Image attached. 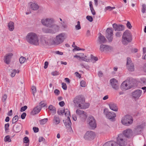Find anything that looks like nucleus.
<instances>
[{
	"mask_svg": "<svg viewBox=\"0 0 146 146\" xmlns=\"http://www.w3.org/2000/svg\"><path fill=\"white\" fill-rule=\"evenodd\" d=\"M143 128V125H141L137 126L135 129L133 131V134L135 135L140 134Z\"/></svg>",
	"mask_w": 146,
	"mask_h": 146,
	"instance_id": "a211bd4d",
	"label": "nucleus"
},
{
	"mask_svg": "<svg viewBox=\"0 0 146 146\" xmlns=\"http://www.w3.org/2000/svg\"><path fill=\"white\" fill-rule=\"evenodd\" d=\"M126 26H127V27L128 29H131L132 27V26L131 25L130 22L129 21H127V23L126 24Z\"/></svg>",
	"mask_w": 146,
	"mask_h": 146,
	"instance_id": "6e6d98bb",
	"label": "nucleus"
},
{
	"mask_svg": "<svg viewBox=\"0 0 146 146\" xmlns=\"http://www.w3.org/2000/svg\"><path fill=\"white\" fill-rule=\"evenodd\" d=\"M127 140L123 134H119L117 138V143L114 141H110L105 143L103 146H125L127 144Z\"/></svg>",
	"mask_w": 146,
	"mask_h": 146,
	"instance_id": "f257e3e1",
	"label": "nucleus"
},
{
	"mask_svg": "<svg viewBox=\"0 0 146 146\" xmlns=\"http://www.w3.org/2000/svg\"><path fill=\"white\" fill-rule=\"evenodd\" d=\"M31 89L32 91V93L33 94V95L34 96L36 92V87L34 86H33L32 87Z\"/></svg>",
	"mask_w": 146,
	"mask_h": 146,
	"instance_id": "a18cd8bd",
	"label": "nucleus"
},
{
	"mask_svg": "<svg viewBox=\"0 0 146 146\" xmlns=\"http://www.w3.org/2000/svg\"><path fill=\"white\" fill-rule=\"evenodd\" d=\"M105 47V45L101 44L100 45V50L102 52H103L104 50V48Z\"/></svg>",
	"mask_w": 146,
	"mask_h": 146,
	"instance_id": "09e8293b",
	"label": "nucleus"
},
{
	"mask_svg": "<svg viewBox=\"0 0 146 146\" xmlns=\"http://www.w3.org/2000/svg\"><path fill=\"white\" fill-rule=\"evenodd\" d=\"M133 122L132 117L129 115H127L123 117L121 120L122 123L126 126L129 125L131 124Z\"/></svg>",
	"mask_w": 146,
	"mask_h": 146,
	"instance_id": "6e6552de",
	"label": "nucleus"
},
{
	"mask_svg": "<svg viewBox=\"0 0 146 146\" xmlns=\"http://www.w3.org/2000/svg\"><path fill=\"white\" fill-rule=\"evenodd\" d=\"M21 125L20 123L15 124L13 127V131L15 133L19 132L21 131Z\"/></svg>",
	"mask_w": 146,
	"mask_h": 146,
	"instance_id": "5701e85b",
	"label": "nucleus"
},
{
	"mask_svg": "<svg viewBox=\"0 0 146 146\" xmlns=\"http://www.w3.org/2000/svg\"><path fill=\"white\" fill-rule=\"evenodd\" d=\"M63 112L64 113L66 116L68 117L70 115V112L68 109H66V110H63Z\"/></svg>",
	"mask_w": 146,
	"mask_h": 146,
	"instance_id": "58836bf2",
	"label": "nucleus"
},
{
	"mask_svg": "<svg viewBox=\"0 0 146 146\" xmlns=\"http://www.w3.org/2000/svg\"><path fill=\"white\" fill-rule=\"evenodd\" d=\"M73 102L76 106L80 109H86L90 106L89 103H85V98L82 95L76 96L74 98Z\"/></svg>",
	"mask_w": 146,
	"mask_h": 146,
	"instance_id": "f03ea898",
	"label": "nucleus"
},
{
	"mask_svg": "<svg viewBox=\"0 0 146 146\" xmlns=\"http://www.w3.org/2000/svg\"><path fill=\"white\" fill-rule=\"evenodd\" d=\"M33 129L35 133L38 132L39 131V129L37 127H34L33 128Z\"/></svg>",
	"mask_w": 146,
	"mask_h": 146,
	"instance_id": "680f3d73",
	"label": "nucleus"
},
{
	"mask_svg": "<svg viewBox=\"0 0 146 146\" xmlns=\"http://www.w3.org/2000/svg\"><path fill=\"white\" fill-rule=\"evenodd\" d=\"M90 56L91 59H90V61L92 60V61H94L93 62H94L98 60V58L97 57L94 56L92 54H91Z\"/></svg>",
	"mask_w": 146,
	"mask_h": 146,
	"instance_id": "f704fd0d",
	"label": "nucleus"
},
{
	"mask_svg": "<svg viewBox=\"0 0 146 146\" xmlns=\"http://www.w3.org/2000/svg\"><path fill=\"white\" fill-rule=\"evenodd\" d=\"M146 12V5L145 4H143L142 5L141 12L144 13Z\"/></svg>",
	"mask_w": 146,
	"mask_h": 146,
	"instance_id": "4c0bfd02",
	"label": "nucleus"
},
{
	"mask_svg": "<svg viewBox=\"0 0 146 146\" xmlns=\"http://www.w3.org/2000/svg\"><path fill=\"white\" fill-rule=\"evenodd\" d=\"M48 109L50 111L51 113L53 114L54 115L56 113V108L53 106L51 105L49 106L48 107Z\"/></svg>",
	"mask_w": 146,
	"mask_h": 146,
	"instance_id": "c756f323",
	"label": "nucleus"
},
{
	"mask_svg": "<svg viewBox=\"0 0 146 146\" xmlns=\"http://www.w3.org/2000/svg\"><path fill=\"white\" fill-rule=\"evenodd\" d=\"M9 123L6 124L5 125V131H6L7 130H8L9 129Z\"/></svg>",
	"mask_w": 146,
	"mask_h": 146,
	"instance_id": "052dcab7",
	"label": "nucleus"
},
{
	"mask_svg": "<svg viewBox=\"0 0 146 146\" xmlns=\"http://www.w3.org/2000/svg\"><path fill=\"white\" fill-rule=\"evenodd\" d=\"M84 112L83 111L79 109H77L76 111V113L77 114L80 116L82 115Z\"/></svg>",
	"mask_w": 146,
	"mask_h": 146,
	"instance_id": "a19ab883",
	"label": "nucleus"
},
{
	"mask_svg": "<svg viewBox=\"0 0 146 146\" xmlns=\"http://www.w3.org/2000/svg\"><path fill=\"white\" fill-rule=\"evenodd\" d=\"M126 66L128 70L133 72L135 68L132 62L131 59L129 57L127 58Z\"/></svg>",
	"mask_w": 146,
	"mask_h": 146,
	"instance_id": "ddd939ff",
	"label": "nucleus"
},
{
	"mask_svg": "<svg viewBox=\"0 0 146 146\" xmlns=\"http://www.w3.org/2000/svg\"><path fill=\"white\" fill-rule=\"evenodd\" d=\"M111 49V47H110L108 45H105L104 50L107 51L109 50H110Z\"/></svg>",
	"mask_w": 146,
	"mask_h": 146,
	"instance_id": "603ef678",
	"label": "nucleus"
},
{
	"mask_svg": "<svg viewBox=\"0 0 146 146\" xmlns=\"http://www.w3.org/2000/svg\"><path fill=\"white\" fill-rule=\"evenodd\" d=\"M19 70H18L17 72V70H16L14 69L12 71V72L11 73V76L12 77H13L15 76L16 73H19Z\"/></svg>",
	"mask_w": 146,
	"mask_h": 146,
	"instance_id": "e433bc0d",
	"label": "nucleus"
},
{
	"mask_svg": "<svg viewBox=\"0 0 146 146\" xmlns=\"http://www.w3.org/2000/svg\"><path fill=\"white\" fill-rule=\"evenodd\" d=\"M53 123L55 125H58L59 124L60 122V119L58 116L55 115L53 119Z\"/></svg>",
	"mask_w": 146,
	"mask_h": 146,
	"instance_id": "c85d7f7f",
	"label": "nucleus"
},
{
	"mask_svg": "<svg viewBox=\"0 0 146 146\" xmlns=\"http://www.w3.org/2000/svg\"><path fill=\"white\" fill-rule=\"evenodd\" d=\"M110 84L112 88L117 90L119 88V85L117 80L115 78H112L110 80Z\"/></svg>",
	"mask_w": 146,
	"mask_h": 146,
	"instance_id": "dca6fc26",
	"label": "nucleus"
},
{
	"mask_svg": "<svg viewBox=\"0 0 146 146\" xmlns=\"http://www.w3.org/2000/svg\"><path fill=\"white\" fill-rule=\"evenodd\" d=\"M13 56V54L11 53L7 54L4 56V61L7 64H9L10 62L11 59Z\"/></svg>",
	"mask_w": 146,
	"mask_h": 146,
	"instance_id": "aec40b11",
	"label": "nucleus"
},
{
	"mask_svg": "<svg viewBox=\"0 0 146 146\" xmlns=\"http://www.w3.org/2000/svg\"><path fill=\"white\" fill-rule=\"evenodd\" d=\"M113 29L111 27L108 28L106 31V37L110 42L112 41L113 38Z\"/></svg>",
	"mask_w": 146,
	"mask_h": 146,
	"instance_id": "9b49d317",
	"label": "nucleus"
},
{
	"mask_svg": "<svg viewBox=\"0 0 146 146\" xmlns=\"http://www.w3.org/2000/svg\"><path fill=\"white\" fill-rule=\"evenodd\" d=\"M78 54L79 55V58L81 59L83 61L88 62H89L90 60L87 57V56L85 55L84 56V54L83 53H80Z\"/></svg>",
	"mask_w": 146,
	"mask_h": 146,
	"instance_id": "393cba45",
	"label": "nucleus"
},
{
	"mask_svg": "<svg viewBox=\"0 0 146 146\" xmlns=\"http://www.w3.org/2000/svg\"><path fill=\"white\" fill-rule=\"evenodd\" d=\"M4 141L5 142L8 141V142H10L11 141V140L10 138L9 135H7L4 138Z\"/></svg>",
	"mask_w": 146,
	"mask_h": 146,
	"instance_id": "79ce46f5",
	"label": "nucleus"
},
{
	"mask_svg": "<svg viewBox=\"0 0 146 146\" xmlns=\"http://www.w3.org/2000/svg\"><path fill=\"white\" fill-rule=\"evenodd\" d=\"M54 22V20L52 18L43 19L41 21V23L43 25L49 28L52 26Z\"/></svg>",
	"mask_w": 146,
	"mask_h": 146,
	"instance_id": "1a4fd4ad",
	"label": "nucleus"
},
{
	"mask_svg": "<svg viewBox=\"0 0 146 146\" xmlns=\"http://www.w3.org/2000/svg\"><path fill=\"white\" fill-rule=\"evenodd\" d=\"M40 42L43 45H51L53 44V39L51 38L42 36L40 38Z\"/></svg>",
	"mask_w": 146,
	"mask_h": 146,
	"instance_id": "0eeeda50",
	"label": "nucleus"
},
{
	"mask_svg": "<svg viewBox=\"0 0 146 146\" xmlns=\"http://www.w3.org/2000/svg\"><path fill=\"white\" fill-rule=\"evenodd\" d=\"M27 41L30 44L36 46L39 45V39L37 35L34 33H29L26 37Z\"/></svg>",
	"mask_w": 146,
	"mask_h": 146,
	"instance_id": "7ed1b4c3",
	"label": "nucleus"
},
{
	"mask_svg": "<svg viewBox=\"0 0 146 146\" xmlns=\"http://www.w3.org/2000/svg\"><path fill=\"white\" fill-rule=\"evenodd\" d=\"M104 112L106 117L112 121H113L115 119V117L116 116V114L115 113L108 111H106L105 109L104 110Z\"/></svg>",
	"mask_w": 146,
	"mask_h": 146,
	"instance_id": "4468645a",
	"label": "nucleus"
},
{
	"mask_svg": "<svg viewBox=\"0 0 146 146\" xmlns=\"http://www.w3.org/2000/svg\"><path fill=\"white\" fill-rule=\"evenodd\" d=\"M141 81L142 83L146 85V78H143L141 79Z\"/></svg>",
	"mask_w": 146,
	"mask_h": 146,
	"instance_id": "864d4df0",
	"label": "nucleus"
},
{
	"mask_svg": "<svg viewBox=\"0 0 146 146\" xmlns=\"http://www.w3.org/2000/svg\"><path fill=\"white\" fill-rule=\"evenodd\" d=\"M63 120V121L64 123V124L65 126L67 128L69 131H70L72 130L71 125L72 124L70 118L69 116H68L67 119L65 120Z\"/></svg>",
	"mask_w": 146,
	"mask_h": 146,
	"instance_id": "f3484780",
	"label": "nucleus"
},
{
	"mask_svg": "<svg viewBox=\"0 0 146 146\" xmlns=\"http://www.w3.org/2000/svg\"><path fill=\"white\" fill-rule=\"evenodd\" d=\"M42 31L45 33H52L51 28H44L42 29Z\"/></svg>",
	"mask_w": 146,
	"mask_h": 146,
	"instance_id": "2f4dec72",
	"label": "nucleus"
},
{
	"mask_svg": "<svg viewBox=\"0 0 146 146\" xmlns=\"http://www.w3.org/2000/svg\"><path fill=\"white\" fill-rule=\"evenodd\" d=\"M23 142L24 143H28L29 142V139L28 138L26 137L24 138L23 139Z\"/></svg>",
	"mask_w": 146,
	"mask_h": 146,
	"instance_id": "8fccbe9b",
	"label": "nucleus"
},
{
	"mask_svg": "<svg viewBox=\"0 0 146 146\" xmlns=\"http://www.w3.org/2000/svg\"><path fill=\"white\" fill-rule=\"evenodd\" d=\"M62 87L63 89L64 90H66L67 89V87L66 84L64 83H62Z\"/></svg>",
	"mask_w": 146,
	"mask_h": 146,
	"instance_id": "4d7b16f0",
	"label": "nucleus"
},
{
	"mask_svg": "<svg viewBox=\"0 0 146 146\" xmlns=\"http://www.w3.org/2000/svg\"><path fill=\"white\" fill-rule=\"evenodd\" d=\"M18 119V116L17 115L15 116L13 118L12 120V123L13 124L15 123L17 121Z\"/></svg>",
	"mask_w": 146,
	"mask_h": 146,
	"instance_id": "72a5a7b5",
	"label": "nucleus"
},
{
	"mask_svg": "<svg viewBox=\"0 0 146 146\" xmlns=\"http://www.w3.org/2000/svg\"><path fill=\"white\" fill-rule=\"evenodd\" d=\"M59 105L61 107H63L65 105V103L64 101H61L59 103Z\"/></svg>",
	"mask_w": 146,
	"mask_h": 146,
	"instance_id": "774afa93",
	"label": "nucleus"
},
{
	"mask_svg": "<svg viewBox=\"0 0 146 146\" xmlns=\"http://www.w3.org/2000/svg\"><path fill=\"white\" fill-rule=\"evenodd\" d=\"M86 19L90 22H92L93 21V19L92 17L90 16H87L86 17Z\"/></svg>",
	"mask_w": 146,
	"mask_h": 146,
	"instance_id": "de8ad7c7",
	"label": "nucleus"
},
{
	"mask_svg": "<svg viewBox=\"0 0 146 146\" xmlns=\"http://www.w3.org/2000/svg\"><path fill=\"white\" fill-rule=\"evenodd\" d=\"M108 105L111 110L115 111H117L118 108L117 105L116 104L113 102H111Z\"/></svg>",
	"mask_w": 146,
	"mask_h": 146,
	"instance_id": "b1692460",
	"label": "nucleus"
},
{
	"mask_svg": "<svg viewBox=\"0 0 146 146\" xmlns=\"http://www.w3.org/2000/svg\"><path fill=\"white\" fill-rule=\"evenodd\" d=\"M112 27L115 31H121L124 30L125 27L122 25H117L116 23L112 25Z\"/></svg>",
	"mask_w": 146,
	"mask_h": 146,
	"instance_id": "6ab92c4d",
	"label": "nucleus"
},
{
	"mask_svg": "<svg viewBox=\"0 0 146 146\" xmlns=\"http://www.w3.org/2000/svg\"><path fill=\"white\" fill-rule=\"evenodd\" d=\"M122 35V33L121 32H118L116 33L115 35L117 37H120Z\"/></svg>",
	"mask_w": 146,
	"mask_h": 146,
	"instance_id": "3c124183",
	"label": "nucleus"
},
{
	"mask_svg": "<svg viewBox=\"0 0 146 146\" xmlns=\"http://www.w3.org/2000/svg\"><path fill=\"white\" fill-rule=\"evenodd\" d=\"M54 93L56 95H58L60 94V91L57 89L55 90L54 91Z\"/></svg>",
	"mask_w": 146,
	"mask_h": 146,
	"instance_id": "13d9d810",
	"label": "nucleus"
},
{
	"mask_svg": "<svg viewBox=\"0 0 146 146\" xmlns=\"http://www.w3.org/2000/svg\"><path fill=\"white\" fill-rule=\"evenodd\" d=\"M7 98V95L5 94H4L2 97V101L3 102H5L6 101Z\"/></svg>",
	"mask_w": 146,
	"mask_h": 146,
	"instance_id": "bf43d9fd",
	"label": "nucleus"
},
{
	"mask_svg": "<svg viewBox=\"0 0 146 146\" xmlns=\"http://www.w3.org/2000/svg\"><path fill=\"white\" fill-rule=\"evenodd\" d=\"M66 38V37L64 33H60L56 36L54 40H53V44L57 45L61 44Z\"/></svg>",
	"mask_w": 146,
	"mask_h": 146,
	"instance_id": "39448f33",
	"label": "nucleus"
},
{
	"mask_svg": "<svg viewBox=\"0 0 146 146\" xmlns=\"http://www.w3.org/2000/svg\"><path fill=\"white\" fill-rule=\"evenodd\" d=\"M57 113L59 115H63L64 112H63V110L62 111L61 110H59L57 111Z\"/></svg>",
	"mask_w": 146,
	"mask_h": 146,
	"instance_id": "338daca9",
	"label": "nucleus"
},
{
	"mask_svg": "<svg viewBox=\"0 0 146 146\" xmlns=\"http://www.w3.org/2000/svg\"><path fill=\"white\" fill-rule=\"evenodd\" d=\"M51 74L52 75L54 76H56L58 75L59 74L58 72L57 71H55L54 72H53L51 73Z\"/></svg>",
	"mask_w": 146,
	"mask_h": 146,
	"instance_id": "e2e57ef3",
	"label": "nucleus"
},
{
	"mask_svg": "<svg viewBox=\"0 0 146 146\" xmlns=\"http://www.w3.org/2000/svg\"><path fill=\"white\" fill-rule=\"evenodd\" d=\"M48 119L47 118L42 119L39 121L40 124L41 125H43L46 123L48 121Z\"/></svg>",
	"mask_w": 146,
	"mask_h": 146,
	"instance_id": "473e14b6",
	"label": "nucleus"
},
{
	"mask_svg": "<svg viewBox=\"0 0 146 146\" xmlns=\"http://www.w3.org/2000/svg\"><path fill=\"white\" fill-rule=\"evenodd\" d=\"M41 108L40 106H37L33 109V110L31 112V114L35 115L38 113L41 110Z\"/></svg>",
	"mask_w": 146,
	"mask_h": 146,
	"instance_id": "a878e982",
	"label": "nucleus"
},
{
	"mask_svg": "<svg viewBox=\"0 0 146 146\" xmlns=\"http://www.w3.org/2000/svg\"><path fill=\"white\" fill-rule=\"evenodd\" d=\"M27 107L26 106H25L23 107H22L21 108L20 111L21 112L25 111L27 108Z\"/></svg>",
	"mask_w": 146,
	"mask_h": 146,
	"instance_id": "5fc2aeb1",
	"label": "nucleus"
},
{
	"mask_svg": "<svg viewBox=\"0 0 146 146\" xmlns=\"http://www.w3.org/2000/svg\"><path fill=\"white\" fill-rule=\"evenodd\" d=\"M29 5L31 8L33 10H36L39 8V6L36 3L31 2L29 3Z\"/></svg>",
	"mask_w": 146,
	"mask_h": 146,
	"instance_id": "bb28decb",
	"label": "nucleus"
},
{
	"mask_svg": "<svg viewBox=\"0 0 146 146\" xmlns=\"http://www.w3.org/2000/svg\"><path fill=\"white\" fill-rule=\"evenodd\" d=\"M126 137L129 138L132 135V131L131 129H128L123 131V134Z\"/></svg>",
	"mask_w": 146,
	"mask_h": 146,
	"instance_id": "412c9836",
	"label": "nucleus"
},
{
	"mask_svg": "<svg viewBox=\"0 0 146 146\" xmlns=\"http://www.w3.org/2000/svg\"><path fill=\"white\" fill-rule=\"evenodd\" d=\"M19 61L21 64H23L27 62V59L25 57L21 56L19 58Z\"/></svg>",
	"mask_w": 146,
	"mask_h": 146,
	"instance_id": "c9c22d12",
	"label": "nucleus"
},
{
	"mask_svg": "<svg viewBox=\"0 0 146 146\" xmlns=\"http://www.w3.org/2000/svg\"><path fill=\"white\" fill-rule=\"evenodd\" d=\"M87 122L92 129H94L96 128L97 125L96 121L93 116H89Z\"/></svg>",
	"mask_w": 146,
	"mask_h": 146,
	"instance_id": "9d476101",
	"label": "nucleus"
},
{
	"mask_svg": "<svg viewBox=\"0 0 146 146\" xmlns=\"http://www.w3.org/2000/svg\"><path fill=\"white\" fill-rule=\"evenodd\" d=\"M134 85L131 81H125L122 83L121 88L123 90L129 89L134 86Z\"/></svg>",
	"mask_w": 146,
	"mask_h": 146,
	"instance_id": "423d86ee",
	"label": "nucleus"
},
{
	"mask_svg": "<svg viewBox=\"0 0 146 146\" xmlns=\"http://www.w3.org/2000/svg\"><path fill=\"white\" fill-rule=\"evenodd\" d=\"M142 93L141 90L137 89L135 90L132 93L133 97L135 100H138L141 96Z\"/></svg>",
	"mask_w": 146,
	"mask_h": 146,
	"instance_id": "2eb2a0df",
	"label": "nucleus"
},
{
	"mask_svg": "<svg viewBox=\"0 0 146 146\" xmlns=\"http://www.w3.org/2000/svg\"><path fill=\"white\" fill-rule=\"evenodd\" d=\"M90 11H91V12L92 14L93 15H96V12L94 10V9L93 8H91L90 9Z\"/></svg>",
	"mask_w": 146,
	"mask_h": 146,
	"instance_id": "69168bd1",
	"label": "nucleus"
},
{
	"mask_svg": "<svg viewBox=\"0 0 146 146\" xmlns=\"http://www.w3.org/2000/svg\"><path fill=\"white\" fill-rule=\"evenodd\" d=\"M132 40V35L130 32L127 30L123 33L122 39V42L124 45H127Z\"/></svg>",
	"mask_w": 146,
	"mask_h": 146,
	"instance_id": "20e7f679",
	"label": "nucleus"
},
{
	"mask_svg": "<svg viewBox=\"0 0 146 146\" xmlns=\"http://www.w3.org/2000/svg\"><path fill=\"white\" fill-rule=\"evenodd\" d=\"M80 85L82 87H84L86 86V82L83 80L81 81L80 82Z\"/></svg>",
	"mask_w": 146,
	"mask_h": 146,
	"instance_id": "49530a36",
	"label": "nucleus"
},
{
	"mask_svg": "<svg viewBox=\"0 0 146 146\" xmlns=\"http://www.w3.org/2000/svg\"><path fill=\"white\" fill-rule=\"evenodd\" d=\"M52 31V33H56L59 31L60 27L58 25L55 24L54 23L52 25V26L50 27Z\"/></svg>",
	"mask_w": 146,
	"mask_h": 146,
	"instance_id": "4be33fe9",
	"label": "nucleus"
},
{
	"mask_svg": "<svg viewBox=\"0 0 146 146\" xmlns=\"http://www.w3.org/2000/svg\"><path fill=\"white\" fill-rule=\"evenodd\" d=\"M39 105L38 106H40V107H41V108H42L44 107L46 105V104L44 103V102L41 101L39 103Z\"/></svg>",
	"mask_w": 146,
	"mask_h": 146,
	"instance_id": "c03bdc74",
	"label": "nucleus"
},
{
	"mask_svg": "<svg viewBox=\"0 0 146 146\" xmlns=\"http://www.w3.org/2000/svg\"><path fill=\"white\" fill-rule=\"evenodd\" d=\"M96 135L95 132L91 131H87L84 136V138L86 140H91L94 139Z\"/></svg>",
	"mask_w": 146,
	"mask_h": 146,
	"instance_id": "f8f14e48",
	"label": "nucleus"
},
{
	"mask_svg": "<svg viewBox=\"0 0 146 146\" xmlns=\"http://www.w3.org/2000/svg\"><path fill=\"white\" fill-rule=\"evenodd\" d=\"M98 38V40L100 44L104 43L106 41L105 37L101 34H100V35Z\"/></svg>",
	"mask_w": 146,
	"mask_h": 146,
	"instance_id": "cd10ccee",
	"label": "nucleus"
},
{
	"mask_svg": "<svg viewBox=\"0 0 146 146\" xmlns=\"http://www.w3.org/2000/svg\"><path fill=\"white\" fill-rule=\"evenodd\" d=\"M26 115V113H23L21 115V117L22 119H24L25 118V116Z\"/></svg>",
	"mask_w": 146,
	"mask_h": 146,
	"instance_id": "0e129e2a",
	"label": "nucleus"
},
{
	"mask_svg": "<svg viewBox=\"0 0 146 146\" xmlns=\"http://www.w3.org/2000/svg\"><path fill=\"white\" fill-rule=\"evenodd\" d=\"M80 116L82 119L84 120H85L87 117V115L86 113L84 112V113Z\"/></svg>",
	"mask_w": 146,
	"mask_h": 146,
	"instance_id": "ea45409f",
	"label": "nucleus"
},
{
	"mask_svg": "<svg viewBox=\"0 0 146 146\" xmlns=\"http://www.w3.org/2000/svg\"><path fill=\"white\" fill-rule=\"evenodd\" d=\"M8 27L10 31H13L14 29V23L12 22H10L8 24Z\"/></svg>",
	"mask_w": 146,
	"mask_h": 146,
	"instance_id": "7c9ffc66",
	"label": "nucleus"
},
{
	"mask_svg": "<svg viewBox=\"0 0 146 146\" xmlns=\"http://www.w3.org/2000/svg\"><path fill=\"white\" fill-rule=\"evenodd\" d=\"M75 28L77 30H79L81 29L80 23L79 21L77 22V25L75 26Z\"/></svg>",
	"mask_w": 146,
	"mask_h": 146,
	"instance_id": "37998d69",
	"label": "nucleus"
}]
</instances>
